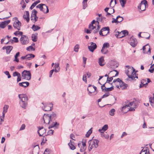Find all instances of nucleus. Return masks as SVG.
I'll list each match as a JSON object with an SVG mask.
<instances>
[{"label":"nucleus","mask_w":154,"mask_h":154,"mask_svg":"<svg viewBox=\"0 0 154 154\" xmlns=\"http://www.w3.org/2000/svg\"><path fill=\"white\" fill-rule=\"evenodd\" d=\"M20 74L17 72H14L13 73V76L14 77L16 76H17L18 77V76H20Z\"/></svg>","instance_id":"09e8293b"},{"label":"nucleus","mask_w":154,"mask_h":154,"mask_svg":"<svg viewBox=\"0 0 154 154\" xmlns=\"http://www.w3.org/2000/svg\"><path fill=\"white\" fill-rule=\"evenodd\" d=\"M108 128V125H104L101 129H99V131L101 133V135L103 134V132H104Z\"/></svg>","instance_id":"b1692460"},{"label":"nucleus","mask_w":154,"mask_h":154,"mask_svg":"<svg viewBox=\"0 0 154 154\" xmlns=\"http://www.w3.org/2000/svg\"><path fill=\"white\" fill-rule=\"evenodd\" d=\"M32 40L34 42H35L37 41V38L35 35H33L32 37Z\"/></svg>","instance_id":"5fc2aeb1"},{"label":"nucleus","mask_w":154,"mask_h":154,"mask_svg":"<svg viewBox=\"0 0 154 154\" xmlns=\"http://www.w3.org/2000/svg\"><path fill=\"white\" fill-rule=\"evenodd\" d=\"M114 89L113 87L112 86L110 88H106L104 91H110Z\"/></svg>","instance_id":"49530a36"},{"label":"nucleus","mask_w":154,"mask_h":154,"mask_svg":"<svg viewBox=\"0 0 154 154\" xmlns=\"http://www.w3.org/2000/svg\"><path fill=\"white\" fill-rule=\"evenodd\" d=\"M109 12L110 13L112 14L114 13L115 12L114 10V9H112V8H110L109 9Z\"/></svg>","instance_id":"13d9d810"},{"label":"nucleus","mask_w":154,"mask_h":154,"mask_svg":"<svg viewBox=\"0 0 154 154\" xmlns=\"http://www.w3.org/2000/svg\"><path fill=\"white\" fill-rule=\"evenodd\" d=\"M106 88L105 86V84L101 86V88L102 91H104Z\"/></svg>","instance_id":"bf43d9fd"},{"label":"nucleus","mask_w":154,"mask_h":154,"mask_svg":"<svg viewBox=\"0 0 154 154\" xmlns=\"http://www.w3.org/2000/svg\"><path fill=\"white\" fill-rule=\"evenodd\" d=\"M92 128H91L90 129L88 132H87V134H86V136L87 137H89L90 134H91V133L92 132V131L91 130Z\"/></svg>","instance_id":"c03bdc74"},{"label":"nucleus","mask_w":154,"mask_h":154,"mask_svg":"<svg viewBox=\"0 0 154 154\" xmlns=\"http://www.w3.org/2000/svg\"><path fill=\"white\" fill-rule=\"evenodd\" d=\"M115 111L116 110L114 109H112L109 111V114L111 116H113L115 114Z\"/></svg>","instance_id":"e433bc0d"},{"label":"nucleus","mask_w":154,"mask_h":154,"mask_svg":"<svg viewBox=\"0 0 154 154\" xmlns=\"http://www.w3.org/2000/svg\"><path fill=\"white\" fill-rule=\"evenodd\" d=\"M109 27H104L100 30L99 34L100 35L105 36L109 33Z\"/></svg>","instance_id":"f8f14e48"},{"label":"nucleus","mask_w":154,"mask_h":154,"mask_svg":"<svg viewBox=\"0 0 154 154\" xmlns=\"http://www.w3.org/2000/svg\"><path fill=\"white\" fill-rule=\"evenodd\" d=\"M21 79V78L20 75V76H19L17 77V82H19L20 81Z\"/></svg>","instance_id":"680f3d73"},{"label":"nucleus","mask_w":154,"mask_h":154,"mask_svg":"<svg viewBox=\"0 0 154 154\" xmlns=\"http://www.w3.org/2000/svg\"><path fill=\"white\" fill-rule=\"evenodd\" d=\"M26 50L28 51H34L35 49L33 48L32 46H30L27 48Z\"/></svg>","instance_id":"a18cd8bd"},{"label":"nucleus","mask_w":154,"mask_h":154,"mask_svg":"<svg viewBox=\"0 0 154 154\" xmlns=\"http://www.w3.org/2000/svg\"><path fill=\"white\" fill-rule=\"evenodd\" d=\"M94 24H95V25H97V29H96V28L95 29V30H94V31H93V32L94 33H97L98 31V30L100 29V26H99L98 25L99 24V23H98V24H97L96 23H94Z\"/></svg>","instance_id":"ea45409f"},{"label":"nucleus","mask_w":154,"mask_h":154,"mask_svg":"<svg viewBox=\"0 0 154 154\" xmlns=\"http://www.w3.org/2000/svg\"><path fill=\"white\" fill-rule=\"evenodd\" d=\"M44 123L49 125V128H58L59 124L57 123L56 121L52 122L49 116V114H44L43 117Z\"/></svg>","instance_id":"f257e3e1"},{"label":"nucleus","mask_w":154,"mask_h":154,"mask_svg":"<svg viewBox=\"0 0 154 154\" xmlns=\"http://www.w3.org/2000/svg\"><path fill=\"white\" fill-rule=\"evenodd\" d=\"M112 19V23H116L117 24L121 22L123 20V18L120 16H117L116 19L113 18Z\"/></svg>","instance_id":"dca6fc26"},{"label":"nucleus","mask_w":154,"mask_h":154,"mask_svg":"<svg viewBox=\"0 0 154 154\" xmlns=\"http://www.w3.org/2000/svg\"><path fill=\"white\" fill-rule=\"evenodd\" d=\"M18 96L20 100V103L21 106L22 108L25 109L27 105L28 97L25 94H20Z\"/></svg>","instance_id":"20e7f679"},{"label":"nucleus","mask_w":154,"mask_h":154,"mask_svg":"<svg viewBox=\"0 0 154 154\" xmlns=\"http://www.w3.org/2000/svg\"><path fill=\"white\" fill-rule=\"evenodd\" d=\"M96 23L97 24H98L99 22L98 21H95V20H93L91 23L89 25L88 29H85V32L87 33H91L92 30H95V29L96 28V26L94 25V23Z\"/></svg>","instance_id":"423d86ee"},{"label":"nucleus","mask_w":154,"mask_h":154,"mask_svg":"<svg viewBox=\"0 0 154 154\" xmlns=\"http://www.w3.org/2000/svg\"><path fill=\"white\" fill-rule=\"evenodd\" d=\"M8 106L7 105H5L3 107V112L6 113L7 112Z\"/></svg>","instance_id":"a19ab883"},{"label":"nucleus","mask_w":154,"mask_h":154,"mask_svg":"<svg viewBox=\"0 0 154 154\" xmlns=\"http://www.w3.org/2000/svg\"><path fill=\"white\" fill-rule=\"evenodd\" d=\"M82 4L83 8V9H85L88 6L87 0H83Z\"/></svg>","instance_id":"2f4dec72"},{"label":"nucleus","mask_w":154,"mask_h":154,"mask_svg":"<svg viewBox=\"0 0 154 154\" xmlns=\"http://www.w3.org/2000/svg\"><path fill=\"white\" fill-rule=\"evenodd\" d=\"M119 2L122 7V8L125 7V5L126 3V0H119Z\"/></svg>","instance_id":"c9c22d12"},{"label":"nucleus","mask_w":154,"mask_h":154,"mask_svg":"<svg viewBox=\"0 0 154 154\" xmlns=\"http://www.w3.org/2000/svg\"><path fill=\"white\" fill-rule=\"evenodd\" d=\"M37 12V11L35 9H33L32 11L31 20L33 23L36 21L38 19V17L36 16Z\"/></svg>","instance_id":"9b49d317"},{"label":"nucleus","mask_w":154,"mask_h":154,"mask_svg":"<svg viewBox=\"0 0 154 154\" xmlns=\"http://www.w3.org/2000/svg\"><path fill=\"white\" fill-rule=\"evenodd\" d=\"M82 80L84 81L86 83L87 82L86 75H83Z\"/></svg>","instance_id":"864d4df0"},{"label":"nucleus","mask_w":154,"mask_h":154,"mask_svg":"<svg viewBox=\"0 0 154 154\" xmlns=\"http://www.w3.org/2000/svg\"><path fill=\"white\" fill-rule=\"evenodd\" d=\"M45 132L46 130L43 127L38 128V133L39 136H43V135Z\"/></svg>","instance_id":"6ab92c4d"},{"label":"nucleus","mask_w":154,"mask_h":154,"mask_svg":"<svg viewBox=\"0 0 154 154\" xmlns=\"http://www.w3.org/2000/svg\"><path fill=\"white\" fill-rule=\"evenodd\" d=\"M20 41L23 45H26L29 43V39L26 36L22 35L20 39Z\"/></svg>","instance_id":"ddd939ff"},{"label":"nucleus","mask_w":154,"mask_h":154,"mask_svg":"<svg viewBox=\"0 0 154 154\" xmlns=\"http://www.w3.org/2000/svg\"><path fill=\"white\" fill-rule=\"evenodd\" d=\"M7 75L8 78H10L11 77L10 75V74L9 72L6 71L4 72Z\"/></svg>","instance_id":"603ef678"},{"label":"nucleus","mask_w":154,"mask_h":154,"mask_svg":"<svg viewBox=\"0 0 154 154\" xmlns=\"http://www.w3.org/2000/svg\"><path fill=\"white\" fill-rule=\"evenodd\" d=\"M54 71V69H52L50 71V72H49V73H50L49 77H52V75Z\"/></svg>","instance_id":"4d7b16f0"},{"label":"nucleus","mask_w":154,"mask_h":154,"mask_svg":"<svg viewBox=\"0 0 154 154\" xmlns=\"http://www.w3.org/2000/svg\"><path fill=\"white\" fill-rule=\"evenodd\" d=\"M101 52L104 54H106L108 53V51L107 50H106V49L105 48V49L104 50V51L103 52H102V51H101Z\"/></svg>","instance_id":"0e129e2a"},{"label":"nucleus","mask_w":154,"mask_h":154,"mask_svg":"<svg viewBox=\"0 0 154 154\" xmlns=\"http://www.w3.org/2000/svg\"><path fill=\"white\" fill-rule=\"evenodd\" d=\"M147 4V2L146 0H143L141 1V3L138 7V9L140 10V12L145 10Z\"/></svg>","instance_id":"9d476101"},{"label":"nucleus","mask_w":154,"mask_h":154,"mask_svg":"<svg viewBox=\"0 0 154 154\" xmlns=\"http://www.w3.org/2000/svg\"><path fill=\"white\" fill-rule=\"evenodd\" d=\"M16 20L14 23L13 26L14 28L17 29L18 30H20V29L21 23L17 20V18H16Z\"/></svg>","instance_id":"4468645a"},{"label":"nucleus","mask_w":154,"mask_h":154,"mask_svg":"<svg viewBox=\"0 0 154 154\" xmlns=\"http://www.w3.org/2000/svg\"><path fill=\"white\" fill-rule=\"evenodd\" d=\"M26 59L30 60L35 57V55L33 54H30L27 55L26 56Z\"/></svg>","instance_id":"72a5a7b5"},{"label":"nucleus","mask_w":154,"mask_h":154,"mask_svg":"<svg viewBox=\"0 0 154 154\" xmlns=\"http://www.w3.org/2000/svg\"><path fill=\"white\" fill-rule=\"evenodd\" d=\"M19 85L20 86L26 87L28 86L29 85V83L28 82H23L21 83H19Z\"/></svg>","instance_id":"bb28decb"},{"label":"nucleus","mask_w":154,"mask_h":154,"mask_svg":"<svg viewBox=\"0 0 154 154\" xmlns=\"http://www.w3.org/2000/svg\"><path fill=\"white\" fill-rule=\"evenodd\" d=\"M137 71L134 68H128L125 73L128 78H131L132 80H134L135 78H138L137 74H136Z\"/></svg>","instance_id":"7ed1b4c3"},{"label":"nucleus","mask_w":154,"mask_h":154,"mask_svg":"<svg viewBox=\"0 0 154 154\" xmlns=\"http://www.w3.org/2000/svg\"><path fill=\"white\" fill-rule=\"evenodd\" d=\"M79 48V46L78 45H76L74 48V50L76 52H78Z\"/></svg>","instance_id":"79ce46f5"},{"label":"nucleus","mask_w":154,"mask_h":154,"mask_svg":"<svg viewBox=\"0 0 154 154\" xmlns=\"http://www.w3.org/2000/svg\"><path fill=\"white\" fill-rule=\"evenodd\" d=\"M13 38L14 40V42H18L19 41L18 39L16 37H14Z\"/></svg>","instance_id":"69168bd1"},{"label":"nucleus","mask_w":154,"mask_h":154,"mask_svg":"<svg viewBox=\"0 0 154 154\" xmlns=\"http://www.w3.org/2000/svg\"><path fill=\"white\" fill-rule=\"evenodd\" d=\"M40 28V27L38 26L33 25L32 26V29L34 31H37Z\"/></svg>","instance_id":"4c0bfd02"},{"label":"nucleus","mask_w":154,"mask_h":154,"mask_svg":"<svg viewBox=\"0 0 154 154\" xmlns=\"http://www.w3.org/2000/svg\"><path fill=\"white\" fill-rule=\"evenodd\" d=\"M109 92H106L102 96L101 98H103L107 97L109 96Z\"/></svg>","instance_id":"8fccbe9b"},{"label":"nucleus","mask_w":154,"mask_h":154,"mask_svg":"<svg viewBox=\"0 0 154 154\" xmlns=\"http://www.w3.org/2000/svg\"><path fill=\"white\" fill-rule=\"evenodd\" d=\"M23 78L25 79L29 80L31 78V74L30 72L29 71L24 70L22 73Z\"/></svg>","instance_id":"1a4fd4ad"},{"label":"nucleus","mask_w":154,"mask_h":154,"mask_svg":"<svg viewBox=\"0 0 154 154\" xmlns=\"http://www.w3.org/2000/svg\"><path fill=\"white\" fill-rule=\"evenodd\" d=\"M90 45H88V48L89 50L91 52H93L95 49L97 48V46L96 43L93 42L90 43Z\"/></svg>","instance_id":"2eb2a0df"},{"label":"nucleus","mask_w":154,"mask_h":154,"mask_svg":"<svg viewBox=\"0 0 154 154\" xmlns=\"http://www.w3.org/2000/svg\"><path fill=\"white\" fill-rule=\"evenodd\" d=\"M154 71V68H150L149 69V72L151 73H152Z\"/></svg>","instance_id":"e2e57ef3"},{"label":"nucleus","mask_w":154,"mask_h":154,"mask_svg":"<svg viewBox=\"0 0 154 154\" xmlns=\"http://www.w3.org/2000/svg\"><path fill=\"white\" fill-rule=\"evenodd\" d=\"M26 14H24L23 16L24 19H26L27 22H28L29 20V15L28 11H26Z\"/></svg>","instance_id":"393cba45"},{"label":"nucleus","mask_w":154,"mask_h":154,"mask_svg":"<svg viewBox=\"0 0 154 154\" xmlns=\"http://www.w3.org/2000/svg\"><path fill=\"white\" fill-rule=\"evenodd\" d=\"M116 72V74L115 76H113L112 77H110V78L107 77V82L108 83H109L110 82H111L113 80V77H116L117 76H118L119 74L118 72L116 70H114L113 71H110V73H113L114 72Z\"/></svg>","instance_id":"aec40b11"},{"label":"nucleus","mask_w":154,"mask_h":154,"mask_svg":"<svg viewBox=\"0 0 154 154\" xmlns=\"http://www.w3.org/2000/svg\"><path fill=\"white\" fill-rule=\"evenodd\" d=\"M146 49L148 50L147 53L148 54H150L151 50L150 48H149V46L148 45H146L145 46H143V50L144 51H145Z\"/></svg>","instance_id":"c85d7f7f"},{"label":"nucleus","mask_w":154,"mask_h":154,"mask_svg":"<svg viewBox=\"0 0 154 154\" xmlns=\"http://www.w3.org/2000/svg\"><path fill=\"white\" fill-rule=\"evenodd\" d=\"M23 32H20L19 31H17L15 32L14 33V35L16 36H17L18 35H21V36L23 35Z\"/></svg>","instance_id":"58836bf2"},{"label":"nucleus","mask_w":154,"mask_h":154,"mask_svg":"<svg viewBox=\"0 0 154 154\" xmlns=\"http://www.w3.org/2000/svg\"><path fill=\"white\" fill-rule=\"evenodd\" d=\"M49 116L51 118L50 119L51 120L52 122L56 121L55 119L56 118V115L55 113L53 112L52 114Z\"/></svg>","instance_id":"cd10ccee"},{"label":"nucleus","mask_w":154,"mask_h":154,"mask_svg":"<svg viewBox=\"0 0 154 154\" xmlns=\"http://www.w3.org/2000/svg\"><path fill=\"white\" fill-rule=\"evenodd\" d=\"M109 47V44L108 43L106 42L103 44V47L101 50V51L103 52L105 49V48H108Z\"/></svg>","instance_id":"7c9ffc66"},{"label":"nucleus","mask_w":154,"mask_h":154,"mask_svg":"<svg viewBox=\"0 0 154 154\" xmlns=\"http://www.w3.org/2000/svg\"><path fill=\"white\" fill-rule=\"evenodd\" d=\"M68 145L69 146L71 149L74 150L75 149V148L74 145L72 144V142L71 140H70V142L68 143Z\"/></svg>","instance_id":"f704fd0d"},{"label":"nucleus","mask_w":154,"mask_h":154,"mask_svg":"<svg viewBox=\"0 0 154 154\" xmlns=\"http://www.w3.org/2000/svg\"><path fill=\"white\" fill-rule=\"evenodd\" d=\"M131 42H130V45L133 47L136 46L137 43V41L135 38H131Z\"/></svg>","instance_id":"5701e85b"},{"label":"nucleus","mask_w":154,"mask_h":154,"mask_svg":"<svg viewBox=\"0 0 154 154\" xmlns=\"http://www.w3.org/2000/svg\"><path fill=\"white\" fill-rule=\"evenodd\" d=\"M112 84L116 85V87L119 88H121L122 90L126 89L128 87V85L123 82L119 78L114 79Z\"/></svg>","instance_id":"f03ea898"},{"label":"nucleus","mask_w":154,"mask_h":154,"mask_svg":"<svg viewBox=\"0 0 154 154\" xmlns=\"http://www.w3.org/2000/svg\"><path fill=\"white\" fill-rule=\"evenodd\" d=\"M118 34L117 35L118 38H121L124 37L126 34H128V32L126 30L122 31L121 32H118Z\"/></svg>","instance_id":"f3484780"},{"label":"nucleus","mask_w":154,"mask_h":154,"mask_svg":"<svg viewBox=\"0 0 154 154\" xmlns=\"http://www.w3.org/2000/svg\"><path fill=\"white\" fill-rule=\"evenodd\" d=\"M6 53L7 54H9L11 51L13 49V47L11 46H8L5 48Z\"/></svg>","instance_id":"473e14b6"},{"label":"nucleus","mask_w":154,"mask_h":154,"mask_svg":"<svg viewBox=\"0 0 154 154\" xmlns=\"http://www.w3.org/2000/svg\"><path fill=\"white\" fill-rule=\"evenodd\" d=\"M10 22V20H8L3 22H0V28H4Z\"/></svg>","instance_id":"412c9836"},{"label":"nucleus","mask_w":154,"mask_h":154,"mask_svg":"<svg viewBox=\"0 0 154 154\" xmlns=\"http://www.w3.org/2000/svg\"><path fill=\"white\" fill-rule=\"evenodd\" d=\"M146 151L145 154H150L149 150L147 148V149H146Z\"/></svg>","instance_id":"774afa93"},{"label":"nucleus","mask_w":154,"mask_h":154,"mask_svg":"<svg viewBox=\"0 0 154 154\" xmlns=\"http://www.w3.org/2000/svg\"><path fill=\"white\" fill-rule=\"evenodd\" d=\"M54 131L52 129L50 130L48 132V135H52L53 134Z\"/></svg>","instance_id":"3c124183"},{"label":"nucleus","mask_w":154,"mask_h":154,"mask_svg":"<svg viewBox=\"0 0 154 154\" xmlns=\"http://www.w3.org/2000/svg\"><path fill=\"white\" fill-rule=\"evenodd\" d=\"M36 8H39L40 11L43 12L45 14L49 12L48 8L45 4H40L37 5Z\"/></svg>","instance_id":"0eeeda50"},{"label":"nucleus","mask_w":154,"mask_h":154,"mask_svg":"<svg viewBox=\"0 0 154 154\" xmlns=\"http://www.w3.org/2000/svg\"><path fill=\"white\" fill-rule=\"evenodd\" d=\"M99 141L96 139L90 140L88 141L89 144L88 150L90 151L93 149H94L97 148L98 146V144Z\"/></svg>","instance_id":"39448f33"},{"label":"nucleus","mask_w":154,"mask_h":154,"mask_svg":"<svg viewBox=\"0 0 154 154\" xmlns=\"http://www.w3.org/2000/svg\"><path fill=\"white\" fill-rule=\"evenodd\" d=\"M147 147L143 148L141 151L140 154H145V152H146V149H147Z\"/></svg>","instance_id":"de8ad7c7"},{"label":"nucleus","mask_w":154,"mask_h":154,"mask_svg":"<svg viewBox=\"0 0 154 154\" xmlns=\"http://www.w3.org/2000/svg\"><path fill=\"white\" fill-rule=\"evenodd\" d=\"M86 148L84 147H81L80 149V151L81 152H83L86 149Z\"/></svg>","instance_id":"052dcab7"},{"label":"nucleus","mask_w":154,"mask_h":154,"mask_svg":"<svg viewBox=\"0 0 154 154\" xmlns=\"http://www.w3.org/2000/svg\"><path fill=\"white\" fill-rule=\"evenodd\" d=\"M53 104L52 103H50L45 106L43 109L45 111H50L53 109Z\"/></svg>","instance_id":"a211bd4d"},{"label":"nucleus","mask_w":154,"mask_h":154,"mask_svg":"<svg viewBox=\"0 0 154 154\" xmlns=\"http://www.w3.org/2000/svg\"><path fill=\"white\" fill-rule=\"evenodd\" d=\"M96 89L97 88L95 86H94V85H89L87 90L90 94L89 95H94L96 94L97 93V92L96 91Z\"/></svg>","instance_id":"6e6552de"},{"label":"nucleus","mask_w":154,"mask_h":154,"mask_svg":"<svg viewBox=\"0 0 154 154\" xmlns=\"http://www.w3.org/2000/svg\"><path fill=\"white\" fill-rule=\"evenodd\" d=\"M134 101L130 102L128 105H126L125 106H123L122 107V109H125V108L126 107H131V106L134 107Z\"/></svg>","instance_id":"c756f323"},{"label":"nucleus","mask_w":154,"mask_h":154,"mask_svg":"<svg viewBox=\"0 0 154 154\" xmlns=\"http://www.w3.org/2000/svg\"><path fill=\"white\" fill-rule=\"evenodd\" d=\"M149 101L151 105L153 106L152 104L154 103V97H150L149 98Z\"/></svg>","instance_id":"37998d69"},{"label":"nucleus","mask_w":154,"mask_h":154,"mask_svg":"<svg viewBox=\"0 0 154 154\" xmlns=\"http://www.w3.org/2000/svg\"><path fill=\"white\" fill-rule=\"evenodd\" d=\"M98 63L101 66H103L104 64V57H101L98 60Z\"/></svg>","instance_id":"a878e982"},{"label":"nucleus","mask_w":154,"mask_h":154,"mask_svg":"<svg viewBox=\"0 0 154 154\" xmlns=\"http://www.w3.org/2000/svg\"><path fill=\"white\" fill-rule=\"evenodd\" d=\"M110 64L112 67H118L119 66V63L115 60H112L110 61Z\"/></svg>","instance_id":"4be33fe9"},{"label":"nucleus","mask_w":154,"mask_h":154,"mask_svg":"<svg viewBox=\"0 0 154 154\" xmlns=\"http://www.w3.org/2000/svg\"><path fill=\"white\" fill-rule=\"evenodd\" d=\"M25 124H22L20 129V130H23L25 129Z\"/></svg>","instance_id":"6e6d98bb"},{"label":"nucleus","mask_w":154,"mask_h":154,"mask_svg":"<svg viewBox=\"0 0 154 154\" xmlns=\"http://www.w3.org/2000/svg\"><path fill=\"white\" fill-rule=\"evenodd\" d=\"M104 137L106 139H108L109 138V136L108 134H107V133H106V134H105V135H104Z\"/></svg>","instance_id":"338daca9"}]
</instances>
